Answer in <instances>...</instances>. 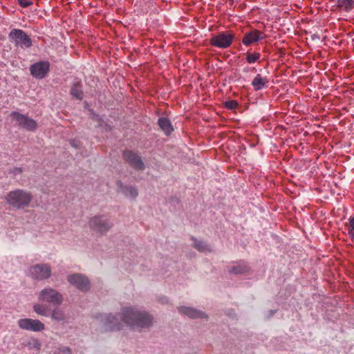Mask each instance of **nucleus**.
<instances>
[{"instance_id":"2f4dec72","label":"nucleus","mask_w":354,"mask_h":354,"mask_svg":"<svg viewBox=\"0 0 354 354\" xmlns=\"http://www.w3.org/2000/svg\"><path fill=\"white\" fill-rule=\"evenodd\" d=\"M40 346H41L40 344L37 341H35V347L39 350L40 348Z\"/></svg>"},{"instance_id":"ddd939ff","label":"nucleus","mask_w":354,"mask_h":354,"mask_svg":"<svg viewBox=\"0 0 354 354\" xmlns=\"http://www.w3.org/2000/svg\"><path fill=\"white\" fill-rule=\"evenodd\" d=\"M124 160L132 167L137 170L145 169V165L141 158L135 152L129 150L123 153Z\"/></svg>"},{"instance_id":"6e6552de","label":"nucleus","mask_w":354,"mask_h":354,"mask_svg":"<svg viewBox=\"0 0 354 354\" xmlns=\"http://www.w3.org/2000/svg\"><path fill=\"white\" fill-rule=\"evenodd\" d=\"M50 71V62L48 61H41L30 66V74L36 79H44Z\"/></svg>"},{"instance_id":"f3484780","label":"nucleus","mask_w":354,"mask_h":354,"mask_svg":"<svg viewBox=\"0 0 354 354\" xmlns=\"http://www.w3.org/2000/svg\"><path fill=\"white\" fill-rule=\"evenodd\" d=\"M158 124L160 129L165 135L169 136L174 131V128L170 120L165 117H161L158 119Z\"/></svg>"},{"instance_id":"5701e85b","label":"nucleus","mask_w":354,"mask_h":354,"mask_svg":"<svg viewBox=\"0 0 354 354\" xmlns=\"http://www.w3.org/2000/svg\"><path fill=\"white\" fill-rule=\"evenodd\" d=\"M33 310L37 314L41 316L47 317L49 315L47 307L40 304H35L33 306Z\"/></svg>"},{"instance_id":"7ed1b4c3","label":"nucleus","mask_w":354,"mask_h":354,"mask_svg":"<svg viewBox=\"0 0 354 354\" xmlns=\"http://www.w3.org/2000/svg\"><path fill=\"white\" fill-rule=\"evenodd\" d=\"M234 38L235 34L233 31H221L211 37L209 44L214 47L225 49L229 48L232 45Z\"/></svg>"},{"instance_id":"dca6fc26","label":"nucleus","mask_w":354,"mask_h":354,"mask_svg":"<svg viewBox=\"0 0 354 354\" xmlns=\"http://www.w3.org/2000/svg\"><path fill=\"white\" fill-rule=\"evenodd\" d=\"M268 80L266 77H262L260 74H257L251 82L255 91H259L268 86Z\"/></svg>"},{"instance_id":"cd10ccee","label":"nucleus","mask_w":354,"mask_h":354,"mask_svg":"<svg viewBox=\"0 0 354 354\" xmlns=\"http://www.w3.org/2000/svg\"><path fill=\"white\" fill-rule=\"evenodd\" d=\"M23 172V169L21 167H15L10 170V173L14 176L19 175Z\"/></svg>"},{"instance_id":"aec40b11","label":"nucleus","mask_w":354,"mask_h":354,"mask_svg":"<svg viewBox=\"0 0 354 354\" xmlns=\"http://www.w3.org/2000/svg\"><path fill=\"white\" fill-rule=\"evenodd\" d=\"M337 6L340 10L350 12L354 8V0H337Z\"/></svg>"},{"instance_id":"f03ea898","label":"nucleus","mask_w":354,"mask_h":354,"mask_svg":"<svg viewBox=\"0 0 354 354\" xmlns=\"http://www.w3.org/2000/svg\"><path fill=\"white\" fill-rule=\"evenodd\" d=\"M33 199L32 193L23 189H16L8 193L6 200L15 209H23L28 207Z\"/></svg>"},{"instance_id":"bb28decb","label":"nucleus","mask_w":354,"mask_h":354,"mask_svg":"<svg viewBox=\"0 0 354 354\" xmlns=\"http://www.w3.org/2000/svg\"><path fill=\"white\" fill-rule=\"evenodd\" d=\"M55 354H71V350L68 346H60L55 351Z\"/></svg>"},{"instance_id":"9d476101","label":"nucleus","mask_w":354,"mask_h":354,"mask_svg":"<svg viewBox=\"0 0 354 354\" xmlns=\"http://www.w3.org/2000/svg\"><path fill=\"white\" fill-rule=\"evenodd\" d=\"M29 272L32 278L41 280L50 277L51 270L46 264H37L31 266Z\"/></svg>"},{"instance_id":"423d86ee","label":"nucleus","mask_w":354,"mask_h":354,"mask_svg":"<svg viewBox=\"0 0 354 354\" xmlns=\"http://www.w3.org/2000/svg\"><path fill=\"white\" fill-rule=\"evenodd\" d=\"M38 299L40 301L59 306L63 302L64 298L57 290L51 288H46L39 292Z\"/></svg>"},{"instance_id":"a211bd4d","label":"nucleus","mask_w":354,"mask_h":354,"mask_svg":"<svg viewBox=\"0 0 354 354\" xmlns=\"http://www.w3.org/2000/svg\"><path fill=\"white\" fill-rule=\"evenodd\" d=\"M71 95L77 100H82L83 99L82 86L80 81H76L73 83L71 88Z\"/></svg>"},{"instance_id":"39448f33","label":"nucleus","mask_w":354,"mask_h":354,"mask_svg":"<svg viewBox=\"0 0 354 354\" xmlns=\"http://www.w3.org/2000/svg\"><path fill=\"white\" fill-rule=\"evenodd\" d=\"M9 39L16 46L21 48H28L32 44L30 37L20 29L12 30L9 33Z\"/></svg>"},{"instance_id":"0eeeda50","label":"nucleus","mask_w":354,"mask_h":354,"mask_svg":"<svg viewBox=\"0 0 354 354\" xmlns=\"http://www.w3.org/2000/svg\"><path fill=\"white\" fill-rule=\"evenodd\" d=\"M10 116L15 119L17 121L18 125L23 129H25L28 131H34L37 128V122L35 120L26 116V115L19 113L17 111H13L11 113Z\"/></svg>"},{"instance_id":"2eb2a0df","label":"nucleus","mask_w":354,"mask_h":354,"mask_svg":"<svg viewBox=\"0 0 354 354\" xmlns=\"http://www.w3.org/2000/svg\"><path fill=\"white\" fill-rule=\"evenodd\" d=\"M178 310L180 313L185 315L192 319L207 317L203 312L189 307L180 306L178 308Z\"/></svg>"},{"instance_id":"9b49d317","label":"nucleus","mask_w":354,"mask_h":354,"mask_svg":"<svg viewBox=\"0 0 354 354\" xmlns=\"http://www.w3.org/2000/svg\"><path fill=\"white\" fill-rule=\"evenodd\" d=\"M68 281L81 291L86 292L90 288L88 279L81 274L68 275Z\"/></svg>"},{"instance_id":"f257e3e1","label":"nucleus","mask_w":354,"mask_h":354,"mask_svg":"<svg viewBox=\"0 0 354 354\" xmlns=\"http://www.w3.org/2000/svg\"><path fill=\"white\" fill-rule=\"evenodd\" d=\"M118 317L111 315H105L102 317L106 330H118L121 329L124 323L133 330L142 331L152 326V317L146 312H142L131 307H125L122 309L121 314Z\"/></svg>"},{"instance_id":"1a4fd4ad","label":"nucleus","mask_w":354,"mask_h":354,"mask_svg":"<svg viewBox=\"0 0 354 354\" xmlns=\"http://www.w3.org/2000/svg\"><path fill=\"white\" fill-rule=\"evenodd\" d=\"M266 38V35L257 29H252L246 32L243 38L242 43L245 46H250Z\"/></svg>"},{"instance_id":"4be33fe9","label":"nucleus","mask_w":354,"mask_h":354,"mask_svg":"<svg viewBox=\"0 0 354 354\" xmlns=\"http://www.w3.org/2000/svg\"><path fill=\"white\" fill-rule=\"evenodd\" d=\"M248 270V267L245 264H239L234 266L229 269V272L234 274H241L246 272Z\"/></svg>"},{"instance_id":"4468645a","label":"nucleus","mask_w":354,"mask_h":354,"mask_svg":"<svg viewBox=\"0 0 354 354\" xmlns=\"http://www.w3.org/2000/svg\"><path fill=\"white\" fill-rule=\"evenodd\" d=\"M117 186L119 192L127 198L134 200L138 196V190L136 186L124 185L120 180L117 182Z\"/></svg>"},{"instance_id":"a878e982","label":"nucleus","mask_w":354,"mask_h":354,"mask_svg":"<svg viewBox=\"0 0 354 354\" xmlns=\"http://www.w3.org/2000/svg\"><path fill=\"white\" fill-rule=\"evenodd\" d=\"M238 102L236 100H228L225 102V107L230 110L235 109L238 107Z\"/></svg>"},{"instance_id":"20e7f679","label":"nucleus","mask_w":354,"mask_h":354,"mask_svg":"<svg viewBox=\"0 0 354 354\" xmlns=\"http://www.w3.org/2000/svg\"><path fill=\"white\" fill-rule=\"evenodd\" d=\"M112 225L109 219L104 215L93 216L88 221L90 229L102 234L106 233Z\"/></svg>"},{"instance_id":"7c9ffc66","label":"nucleus","mask_w":354,"mask_h":354,"mask_svg":"<svg viewBox=\"0 0 354 354\" xmlns=\"http://www.w3.org/2000/svg\"><path fill=\"white\" fill-rule=\"evenodd\" d=\"M70 143H71V145L73 147H75V148H77V147H78V146H79V145H78V144L77 143L76 140H71Z\"/></svg>"},{"instance_id":"c85d7f7f","label":"nucleus","mask_w":354,"mask_h":354,"mask_svg":"<svg viewBox=\"0 0 354 354\" xmlns=\"http://www.w3.org/2000/svg\"><path fill=\"white\" fill-rule=\"evenodd\" d=\"M20 6L24 8L28 7L32 4V2L29 0H17Z\"/></svg>"},{"instance_id":"6ab92c4d","label":"nucleus","mask_w":354,"mask_h":354,"mask_svg":"<svg viewBox=\"0 0 354 354\" xmlns=\"http://www.w3.org/2000/svg\"><path fill=\"white\" fill-rule=\"evenodd\" d=\"M246 62L249 64H252L256 62L260 63V59L261 55L259 52H252L251 50H248L245 54Z\"/></svg>"},{"instance_id":"b1692460","label":"nucleus","mask_w":354,"mask_h":354,"mask_svg":"<svg viewBox=\"0 0 354 354\" xmlns=\"http://www.w3.org/2000/svg\"><path fill=\"white\" fill-rule=\"evenodd\" d=\"M346 226L349 238L354 241V216L349 218L348 223H346Z\"/></svg>"},{"instance_id":"c756f323","label":"nucleus","mask_w":354,"mask_h":354,"mask_svg":"<svg viewBox=\"0 0 354 354\" xmlns=\"http://www.w3.org/2000/svg\"><path fill=\"white\" fill-rule=\"evenodd\" d=\"M254 71H256V68L254 67H249V66H245L242 69V72L243 73L254 72Z\"/></svg>"},{"instance_id":"393cba45","label":"nucleus","mask_w":354,"mask_h":354,"mask_svg":"<svg viewBox=\"0 0 354 354\" xmlns=\"http://www.w3.org/2000/svg\"><path fill=\"white\" fill-rule=\"evenodd\" d=\"M194 248L199 252H209L210 250L207 245L201 241L194 240Z\"/></svg>"},{"instance_id":"f8f14e48","label":"nucleus","mask_w":354,"mask_h":354,"mask_svg":"<svg viewBox=\"0 0 354 354\" xmlns=\"http://www.w3.org/2000/svg\"><path fill=\"white\" fill-rule=\"evenodd\" d=\"M18 326L21 329L34 332L41 331L44 329V324L39 320L29 318L19 319Z\"/></svg>"},{"instance_id":"412c9836","label":"nucleus","mask_w":354,"mask_h":354,"mask_svg":"<svg viewBox=\"0 0 354 354\" xmlns=\"http://www.w3.org/2000/svg\"><path fill=\"white\" fill-rule=\"evenodd\" d=\"M50 317L56 322L64 321L66 318L64 311L59 307H56L52 310Z\"/></svg>"}]
</instances>
